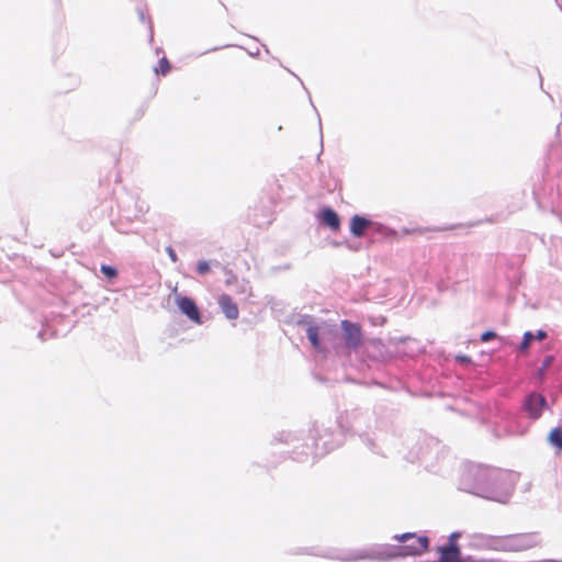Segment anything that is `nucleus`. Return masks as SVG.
<instances>
[{"label": "nucleus", "instance_id": "obj_1", "mask_svg": "<svg viewBox=\"0 0 562 562\" xmlns=\"http://www.w3.org/2000/svg\"><path fill=\"white\" fill-rule=\"evenodd\" d=\"M517 480V474L510 471L472 467L462 474L460 488L488 501L506 503Z\"/></svg>", "mask_w": 562, "mask_h": 562}, {"label": "nucleus", "instance_id": "obj_2", "mask_svg": "<svg viewBox=\"0 0 562 562\" xmlns=\"http://www.w3.org/2000/svg\"><path fill=\"white\" fill-rule=\"evenodd\" d=\"M394 540L402 543V546L392 544H374L368 549H363L356 554L345 557L346 560H389L396 557L418 555L425 552L428 548L429 540L426 536L417 537L415 533L406 532L403 535H395Z\"/></svg>", "mask_w": 562, "mask_h": 562}, {"label": "nucleus", "instance_id": "obj_3", "mask_svg": "<svg viewBox=\"0 0 562 562\" xmlns=\"http://www.w3.org/2000/svg\"><path fill=\"white\" fill-rule=\"evenodd\" d=\"M337 335V330L326 324H310L306 328V336L311 345L318 352L325 353L329 348H336L334 338Z\"/></svg>", "mask_w": 562, "mask_h": 562}, {"label": "nucleus", "instance_id": "obj_4", "mask_svg": "<svg viewBox=\"0 0 562 562\" xmlns=\"http://www.w3.org/2000/svg\"><path fill=\"white\" fill-rule=\"evenodd\" d=\"M311 435L313 440L312 453L314 456H322L341 443L342 434L340 431L329 432L328 428L323 425H315Z\"/></svg>", "mask_w": 562, "mask_h": 562}, {"label": "nucleus", "instance_id": "obj_5", "mask_svg": "<svg viewBox=\"0 0 562 562\" xmlns=\"http://www.w3.org/2000/svg\"><path fill=\"white\" fill-rule=\"evenodd\" d=\"M499 551H522L531 549L540 543L537 533H517L501 536Z\"/></svg>", "mask_w": 562, "mask_h": 562}, {"label": "nucleus", "instance_id": "obj_6", "mask_svg": "<svg viewBox=\"0 0 562 562\" xmlns=\"http://www.w3.org/2000/svg\"><path fill=\"white\" fill-rule=\"evenodd\" d=\"M501 536L486 535L481 532L469 533L464 537V547L473 550L499 551Z\"/></svg>", "mask_w": 562, "mask_h": 562}, {"label": "nucleus", "instance_id": "obj_7", "mask_svg": "<svg viewBox=\"0 0 562 562\" xmlns=\"http://www.w3.org/2000/svg\"><path fill=\"white\" fill-rule=\"evenodd\" d=\"M342 338L349 352H357L362 345L361 327L347 319L341 322Z\"/></svg>", "mask_w": 562, "mask_h": 562}, {"label": "nucleus", "instance_id": "obj_8", "mask_svg": "<svg viewBox=\"0 0 562 562\" xmlns=\"http://www.w3.org/2000/svg\"><path fill=\"white\" fill-rule=\"evenodd\" d=\"M175 303L182 314L195 324H202L200 311L195 302L186 295L178 292L177 288L173 289Z\"/></svg>", "mask_w": 562, "mask_h": 562}, {"label": "nucleus", "instance_id": "obj_9", "mask_svg": "<svg viewBox=\"0 0 562 562\" xmlns=\"http://www.w3.org/2000/svg\"><path fill=\"white\" fill-rule=\"evenodd\" d=\"M546 407V397L538 393H531L525 401V409L532 419H538Z\"/></svg>", "mask_w": 562, "mask_h": 562}, {"label": "nucleus", "instance_id": "obj_10", "mask_svg": "<svg viewBox=\"0 0 562 562\" xmlns=\"http://www.w3.org/2000/svg\"><path fill=\"white\" fill-rule=\"evenodd\" d=\"M218 305L227 319L234 321L238 318L239 310L228 294H222L218 297Z\"/></svg>", "mask_w": 562, "mask_h": 562}, {"label": "nucleus", "instance_id": "obj_11", "mask_svg": "<svg viewBox=\"0 0 562 562\" xmlns=\"http://www.w3.org/2000/svg\"><path fill=\"white\" fill-rule=\"evenodd\" d=\"M372 221L360 216L353 215L350 220V232L355 237H362L364 235L366 229L371 227Z\"/></svg>", "mask_w": 562, "mask_h": 562}, {"label": "nucleus", "instance_id": "obj_12", "mask_svg": "<svg viewBox=\"0 0 562 562\" xmlns=\"http://www.w3.org/2000/svg\"><path fill=\"white\" fill-rule=\"evenodd\" d=\"M321 220L325 225H327L333 231H337L339 228V225H340L339 217H338L337 213L329 207L324 209L322 211Z\"/></svg>", "mask_w": 562, "mask_h": 562}, {"label": "nucleus", "instance_id": "obj_13", "mask_svg": "<svg viewBox=\"0 0 562 562\" xmlns=\"http://www.w3.org/2000/svg\"><path fill=\"white\" fill-rule=\"evenodd\" d=\"M438 562H462L460 548L445 547L440 551V558ZM465 562V561H463Z\"/></svg>", "mask_w": 562, "mask_h": 562}, {"label": "nucleus", "instance_id": "obj_14", "mask_svg": "<svg viewBox=\"0 0 562 562\" xmlns=\"http://www.w3.org/2000/svg\"><path fill=\"white\" fill-rule=\"evenodd\" d=\"M549 443L562 451V427L553 428L548 437Z\"/></svg>", "mask_w": 562, "mask_h": 562}, {"label": "nucleus", "instance_id": "obj_15", "mask_svg": "<svg viewBox=\"0 0 562 562\" xmlns=\"http://www.w3.org/2000/svg\"><path fill=\"white\" fill-rule=\"evenodd\" d=\"M401 453H402L403 458L409 462H415V461L422 459V457L424 456L422 453V447L417 443H416V449L413 448L408 452H401Z\"/></svg>", "mask_w": 562, "mask_h": 562}, {"label": "nucleus", "instance_id": "obj_16", "mask_svg": "<svg viewBox=\"0 0 562 562\" xmlns=\"http://www.w3.org/2000/svg\"><path fill=\"white\" fill-rule=\"evenodd\" d=\"M100 270L109 279H113L117 276V270L114 267L108 265H102Z\"/></svg>", "mask_w": 562, "mask_h": 562}, {"label": "nucleus", "instance_id": "obj_17", "mask_svg": "<svg viewBox=\"0 0 562 562\" xmlns=\"http://www.w3.org/2000/svg\"><path fill=\"white\" fill-rule=\"evenodd\" d=\"M370 228L376 233L382 234V235H389L391 233V231L386 226H384L381 223L373 222V221H372V225Z\"/></svg>", "mask_w": 562, "mask_h": 562}, {"label": "nucleus", "instance_id": "obj_18", "mask_svg": "<svg viewBox=\"0 0 562 562\" xmlns=\"http://www.w3.org/2000/svg\"><path fill=\"white\" fill-rule=\"evenodd\" d=\"M535 336L531 331H526L524 335V339L520 344V350H526L530 346L531 341L533 340Z\"/></svg>", "mask_w": 562, "mask_h": 562}, {"label": "nucleus", "instance_id": "obj_19", "mask_svg": "<svg viewBox=\"0 0 562 562\" xmlns=\"http://www.w3.org/2000/svg\"><path fill=\"white\" fill-rule=\"evenodd\" d=\"M196 271L199 274H206L210 271V263L206 260H200L196 265Z\"/></svg>", "mask_w": 562, "mask_h": 562}, {"label": "nucleus", "instance_id": "obj_20", "mask_svg": "<svg viewBox=\"0 0 562 562\" xmlns=\"http://www.w3.org/2000/svg\"><path fill=\"white\" fill-rule=\"evenodd\" d=\"M460 538H461V533L460 532H458V531L452 532L449 536V544H448V547H450V548H459V546L457 544V541Z\"/></svg>", "mask_w": 562, "mask_h": 562}, {"label": "nucleus", "instance_id": "obj_21", "mask_svg": "<svg viewBox=\"0 0 562 562\" xmlns=\"http://www.w3.org/2000/svg\"><path fill=\"white\" fill-rule=\"evenodd\" d=\"M159 68H160L161 75H164V76L167 75V72L169 71L170 65L166 57H162L159 60Z\"/></svg>", "mask_w": 562, "mask_h": 562}, {"label": "nucleus", "instance_id": "obj_22", "mask_svg": "<svg viewBox=\"0 0 562 562\" xmlns=\"http://www.w3.org/2000/svg\"><path fill=\"white\" fill-rule=\"evenodd\" d=\"M496 337V334L492 330H487V331H484L482 335H481V340L483 342H486V341H490L491 339L495 338Z\"/></svg>", "mask_w": 562, "mask_h": 562}, {"label": "nucleus", "instance_id": "obj_23", "mask_svg": "<svg viewBox=\"0 0 562 562\" xmlns=\"http://www.w3.org/2000/svg\"><path fill=\"white\" fill-rule=\"evenodd\" d=\"M166 252L168 254V256H169V258H170V260L172 262H177L178 261V256H177V254H176V251L173 250L172 247H167L166 248Z\"/></svg>", "mask_w": 562, "mask_h": 562}, {"label": "nucleus", "instance_id": "obj_24", "mask_svg": "<svg viewBox=\"0 0 562 562\" xmlns=\"http://www.w3.org/2000/svg\"><path fill=\"white\" fill-rule=\"evenodd\" d=\"M457 361L461 362V363H470V358L468 356H457Z\"/></svg>", "mask_w": 562, "mask_h": 562}, {"label": "nucleus", "instance_id": "obj_25", "mask_svg": "<svg viewBox=\"0 0 562 562\" xmlns=\"http://www.w3.org/2000/svg\"><path fill=\"white\" fill-rule=\"evenodd\" d=\"M536 337H537V339L542 340V339H544L547 337V333L544 330L540 329V330L537 331V336Z\"/></svg>", "mask_w": 562, "mask_h": 562}, {"label": "nucleus", "instance_id": "obj_26", "mask_svg": "<svg viewBox=\"0 0 562 562\" xmlns=\"http://www.w3.org/2000/svg\"><path fill=\"white\" fill-rule=\"evenodd\" d=\"M551 361V358H547L546 361H544V366L549 364Z\"/></svg>", "mask_w": 562, "mask_h": 562}, {"label": "nucleus", "instance_id": "obj_27", "mask_svg": "<svg viewBox=\"0 0 562 562\" xmlns=\"http://www.w3.org/2000/svg\"><path fill=\"white\" fill-rule=\"evenodd\" d=\"M371 344L372 345H380L381 342L379 340H373Z\"/></svg>", "mask_w": 562, "mask_h": 562}, {"label": "nucleus", "instance_id": "obj_28", "mask_svg": "<svg viewBox=\"0 0 562 562\" xmlns=\"http://www.w3.org/2000/svg\"><path fill=\"white\" fill-rule=\"evenodd\" d=\"M559 3V0H555Z\"/></svg>", "mask_w": 562, "mask_h": 562}]
</instances>
